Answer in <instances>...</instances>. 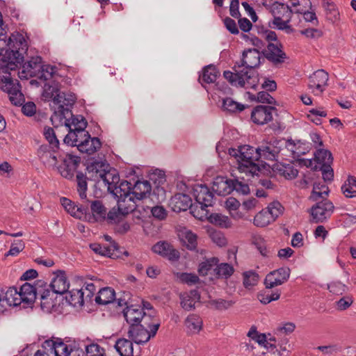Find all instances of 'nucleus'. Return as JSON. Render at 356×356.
Returning a JSON list of instances; mask_svg holds the SVG:
<instances>
[{
  "instance_id": "1a4fd4ad",
  "label": "nucleus",
  "mask_w": 356,
  "mask_h": 356,
  "mask_svg": "<svg viewBox=\"0 0 356 356\" xmlns=\"http://www.w3.org/2000/svg\"><path fill=\"white\" fill-rule=\"evenodd\" d=\"M79 118L80 116L74 117L71 111L61 106L51 115V120L58 134H65Z\"/></svg>"
},
{
  "instance_id": "2f4dec72",
  "label": "nucleus",
  "mask_w": 356,
  "mask_h": 356,
  "mask_svg": "<svg viewBox=\"0 0 356 356\" xmlns=\"http://www.w3.org/2000/svg\"><path fill=\"white\" fill-rule=\"evenodd\" d=\"M272 169L277 175L286 179H293L298 175V170L291 164L275 163Z\"/></svg>"
},
{
  "instance_id": "f03ea898",
  "label": "nucleus",
  "mask_w": 356,
  "mask_h": 356,
  "mask_svg": "<svg viewBox=\"0 0 356 356\" xmlns=\"http://www.w3.org/2000/svg\"><path fill=\"white\" fill-rule=\"evenodd\" d=\"M86 175L88 179L96 183L102 181L108 190L115 192L117 184L120 181L118 171L110 166L106 161H98L89 164L86 169Z\"/></svg>"
},
{
  "instance_id": "338daca9",
  "label": "nucleus",
  "mask_w": 356,
  "mask_h": 356,
  "mask_svg": "<svg viewBox=\"0 0 356 356\" xmlns=\"http://www.w3.org/2000/svg\"><path fill=\"white\" fill-rule=\"evenodd\" d=\"M306 145L312 148L319 149L323 146V142L321 136L316 133H312L305 140Z\"/></svg>"
},
{
  "instance_id": "3c124183",
  "label": "nucleus",
  "mask_w": 356,
  "mask_h": 356,
  "mask_svg": "<svg viewBox=\"0 0 356 356\" xmlns=\"http://www.w3.org/2000/svg\"><path fill=\"white\" fill-rule=\"evenodd\" d=\"M42 348L40 350L46 356H61L60 350L56 349V341L53 340H47L42 344Z\"/></svg>"
},
{
  "instance_id": "49530a36",
  "label": "nucleus",
  "mask_w": 356,
  "mask_h": 356,
  "mask_svg": "<svg viewBox=\"0 0 356 356\" xmlns=\"http://www.w3.org/2000/svg\"><path fill=\"white\" fill-rule=\"evenodd\" d=\"M225 79L234 86H244L243 72L234 73L230 71H225L223 74Z\"/></svg>"
},
{
  "instance_id": "ddd939ff",
  "label": "nucleus",
  "mask_w": 356,
  "mask_h": 356,
  "mask_svg": "<svg viewBox=\"0 0 356 356\" xmlns=\"http://www.w3.org/2000/svg\"><path fill=\"white\" fill-rule=\"evenodd\" d=\"M159 327L160 323H156L153 325L152 330H149L146 327H141L140 324L134 325V326L129 327L128 336L135 343L143 344L156 335Z\"/></svg>"
},
{
  "instance_id": "8fccbe9b",
  "label": "nucleus",
  "mask_w": 356,
  "mask_h": 356,
  "mask_svg": "<svg viewBox=\"0 0 356 356\" xmlns=\"http://www.w3.org/2000/svg\"><path fill=\"white\" fill-rule=\"evenodd\" d=\"M222 108L227 112L235 113L243 111L245 106L235 102L232 98H226L223 100Z\"/></svg>"
},
{
  "instance_id": "f704fd0d",
  "label": "nucleus",
  "mask_w": 356,
  "mask_h": 356,
  "mask_svg": "<svg viewBox=\"0 0 356 356\" xmlns=\"http://www.w3.org/2000/svg\"><path fill=\"white\" fill-rule=\"evenodd\" d=\"M102 146V143L99 138L96 137H91L88 136L83 144L78 149L81 153H85L88 155H92L97 152Z\"/></svg>"
},
{
  "instance_id": "6e6552de",
  "label": "nucleus",
  "mask_w": 356,
  "mask_h": 356,
  "mask_svg": "<svg viewBox=\"0 0 356 356\" xmlns=\"http://www.w3.org/2000/svg\"><path fill=\"white\" fill-rule=\"evenodd\" d=\"M283 210L284 208L279 202H273L254 216L252 223L257 227H266L275 222Z\"/></svg>"
},
{
  "instance_id": "0e129e2a",
  "label": "nucleus",
  "mask_w": 356,
  "mask_h": 356,
  "mask_svg": "<svg viewBox=\"0 0 356 356\" xmlns=\"http://www.w3.org/2000/svg\"><path fill=\"white\" fill-rule=\"evenodd\" d=\"M86 179H88L87 175H84L82 173L76 175L78 191L81 198H86V191H87V182Z\"/></svg>"
},
{
  "instance_id": "864d4df0",
  "label": "nucleus",
  "mask_w": 356,
  "mask_h": 356,
  "mask_svg": "<svg viewBox=\"0 0 356 356\" xmlns=\"http://www.w3.org/2000/svg\"><path fill=\"white\" fill-rule=\"evenodd\" d=\"M314 160L318 163L327 165L330 164L332 161V158L330 152L325 149L319 148L316 150L314 154Z\"/></svg>"
},
{
  "instance_id": "774afa93",
  "label": "nucleus",
  "mask_w": 356,
  "mask_h": 356,
  "mask_svg": "<svg viewBox=\"0 0 356 356\" xmlns=\"http://www.w3.org/2000/svg\"><path fill=\"white\" fill-rule=\"evenodd\" d=\"M207 207H204V205H197L194 207L192 209V213L196 218L204 220V219L209 218L208 211L207 210Z\"/></svg>"
},
{
  "instance_id": "c9c22d12",
  "label": "nucleus",
  "mask_w": 356,
  "mask_h": 356,
  "mask_svg": "<svg viewBox=\"0 0 356 356\" xmlns=\"http://www.w3.org/2000/svg\"><path fill=\"white\" fill-rule=\"evenodd\" d=\"M280 142L274 141L273 143H268L259 147L257 150L261 152V156H264L267 159L272 160L275 159L280 152Z\"/></svg>"
},
{
  "instance_id": "2eb2a0df",
  "label": "nucleus",
  "mask_w": 356,
  "mask_h": 356,
  "mask_svg": "<svg viewBox=\"0 0 356 356\" xmlns=\"http://www.w3.org/2000/svg\"><path fill=\"white\" fill-rule=\"evenodd\" d=\"M304 182L307 185L312 184L313 186L310 195V199L313 201H318L320 198L325 199L328 195L327 186L321 179L316 177L314 175L307 176Z\"/></svg>"
},
{
  "instance_id": "bf43d9fd",
  "label": "nucleus",
  "mask_w": 356,
  "mask_h": 356,
  "mask_svg": "<svg viewBox=\"0 0 356 356\" xmlns=\"http://www.w3.org/2000/svg\"><path fill=\"white\" fill-rule=\"evenodd\" d=\"M218 74V72L214 66H207L204 69L202 80L207 83H213L216 80Z\"/></svg>"
},
{
  "instance_id": "f257e3e1",
  "label": "nucleus",
  "mask_w": 356,
  "mask_h": 356,
  "mask_svg": "<svg viewBox=\"0 0 356 356\" xmlns=\"http://www.w3.org/2000/svg\"><path fill=\"white\" fill-rule=\"evenodd\" d=\"M229 154L235 160L236 168L241 177L253 176L260 171L259 159L261 152L249 145H244L239 149H231Z\"/></svg>"
},
{
  "instance_id": "bb28decb",
  "label": "nucleus",
  "mask_w": 356,
  "mask_h": 356,
  "mask_svg": "<svg viewBox=\"0 0 356 356\" xmlns=\"http://www.w3.org/2000/svg\"><path fill=\"white\" fill-rule=\"evenodd\" d=\"M90 213L89 216V221L98 222L102 221L108 217V213L103 204L99 201H92L90 203Z\"/></svg>"
},
{
  "instance_id": "393cba45",
  "label": "nucleus",
  "mask_w": 356,
  "mask_h": 356,
  "mask_svg": "<svg viewBox=\"0 0 356 356\" xmlns=\"http://www.w3.org/2000/svg\"><path fill=\"white\" fill-rule=\"evenodd\" d=\"M296 14L291 19L292 26H293V31L296 29L305 28L307 22H316L315 14L312 12H302L299 9L295 10Z\"/></svg>"
},
{
  "instance_id": "69168bd1",
  "label": "nucleus",
  "mask_w": 356,
  "mask_h": 356,
  "mask_svg": "<svg viewBox=\"0 0 356 356\" xmlns=\"http://www.w3.org/2000/svg\"><path fill=\"white\" fill-rule=\"evenodd\" d=\"M24 243L22 240L15 241L11 243L10 250L5 254L4 256L5 257H8L9 256H17L24 250Z\"/></svg>"
},
{
  "instance_id": "5701e85b",
  "label": "nucleus",
  "mask_w": 356,
  "mask_h": 356,
  "mask_svg": "<svg viewBox=\"0 0 356 356\" xmlns=\"http://www.w3.org/2000/svg\"><path fill=\"white\" fill-rule=\"evenodd\" d=\"M145 312L140 307L134 305L127 306L123 310V315L129 327L138 325L143 316Z\"/></svg>"
},
{
  "instance_id": "a19ab883",
  "label": "nucleus",
  "mask_w": 356,
  "mask_h": 356,
  "mask_svg": "<svg viewBox=\"0 0 356 356\" xmlns=\"http://www.w3.org/2000/svg\"><path fill=\"white\" fill-rule=\"evenodd\" d=\"M271 289L266 287L265 290L258 293L257 298L262 304L266 305L280 298V291L278 289L272 291Z\"/></svg>"
},
{
  "instance_id": "a18cd8bd",
  "label": "nucleus",
  "mask_w": 356,
  "mask_h": 356,
  "mask_svg": "<svg viewBox=\"0 0 356 356\" xmlns=\"http://www.w3.org/2000/svg\"><path fill=\"white\" fill-rule=\"evenodd\" d=\"M62 206L65 208L66 211L72 216L76 218H81L83 216L82 211L76 206L70 200L63 197L60 199Z\"/></svg>"
},
{
  "instance_id": "e433bc0d",
  "label": "nucleus",
  "mask_w": 356,
  "mask_h": 356,
  "mask_svg": "<svg viewBox=\"0 0 356 356\" xmlns=\"http://www.w3.org/2000/svg\"><path fill=\"white\" fill-rule=\"evenodd\" d=\"M151 186L146 181H137L134 186L131 188V193L135 196L136 200L139 201L145 198L150 193Z\"/></svg>"
},
{
  "instance_id": "9d476101",
  "label": "nucleus",
  "mask_w": 356,
  "mask_h": 356,
  "mask_svg": "<svg viewBox=\"0 0 356 356\" xmlns=\"http://www.w3.org/2000/svg\"><path fill=\"white\" fill-rule=\"evenodd\" d=\"M86 125V121L82 116H80L79 120L72 125V129L67 131L68 133L64 138V142L69 145L76 146L79 149L90 135L85 130Z\"/></svg>"
},
{
  "instance_id": "aec40b11",
  "label": "nucleus",
  "mask_w": 356,
  "mask_h": 356,
  "mask_svg": "<svg viewBox=\"0 0 356 356\" xmlns=\"http://www.w3.org/2000/svg\"><path fill=\"white\" fill-rule=\"evenodd\" d=\"M234 188H236L234 181L223 177H217L212 185L213 191L218 195L229 194Z\"/></svg>"
},
{
  "instance_id": "dca6fc26",
  "label": "nucleus",
  "mask_w": 356,
  "mask_h": 356,
  "mask_svg": "<svg viewBox=\"0 0 356 356\" xmlns=\"http://www.w3.org/2000/svg\"><path fill=\"white\" fill-rule=\"evenodd\" d=\"M47 287L50 288L60 296L67 292L70 283L65 272L62 270H57L54 272V277L50 284H47Z\"/></svg>"
},
{
  "instance_id": "9b49d317",
  "label": "nucleus",
  "mask_w": 356,
  "mask_h": 356,
  "mask_svg": "<svg viewBox=\"0 0 356 356\" xmlns=\"http://www.w3.org/2000/svg\"><path fill=\"white\" fill-rule=\"evenodd\" d=\"M316 202L308 211L309 220L314 223L323 222L331 217L334 211V206L331 201L325 198Z\"/></svg>"
},
{
  "instance_id": "79ce46f5",
  "label": "nucleus",
  "mask_w": 356,
  "mask_h": 356,
  "mask_svg": "<svg viewBox=\"0 0 356 356\" xmlns=\"http://www.w3.org/2000/svg\"><path fill=\"white\" fill-rule=\"evenodd\" d=\"M243 275V285L248 290H252L257 285L259 280V274L252 270L245 271Z\"/></svg>"
},
{
  "instance_id": "72a5a7b5",
  "label": "nucleus",
  "mask_w": 356,
  "mask_h": 356,
  "mask_svg": "<svg viewBox=\"0 0 356 356\" xmlns=\"http://www.w3.org/2000/svg\"><path fill=\"white\" fill-rule=\"evenodd\" d=\"M286 148L291 152L294 156H300L309 152L311 147L299 140H288L286 142Z\"/></svg>"
},
{
  "instance_id": "37998d69",
  "label": "nucleus",
  "mask_w": 356,
  "mask_h": 356,
  "mask_svg": "<svg viewBox=\"0 0 356 356\" xmlns=\"http://www.w3.org/2000/svg\"><path fill=\"white\" fill-rule=\"evenodd\" d=\"M70 296H66V300L70 305L74 307L77 305L82 306L84 304V294L83 289H73L69 292Z\"/></svg>"
},
{
  "instance_id": "0eeeda50",
  "label": "nucleus",
  "mask_w": 356,
  "mask_h": 356,
  "mask_svg": "<svg viewBox=\"0 0 356 356\" xmlns=\"http://www.w3.org/2000/svg\"><path fill=\"white\" fill-rule=\"evenodd\" d=\"M271 13L274 17L273 24L276 27L284 30L286 33L293 31L291 19L295 15H293V10L287 6L275 2L272 6Z\"/></svg>"
},
{
  "instance_id": "5fc2aeb1",
  "label": "nucleus",
  "mask_w": 356,
  "mask_h": 356,
  "mask_svg": "<svg viewBox=\"0 0 356 356\" xmlns=\"http://www.w3.org/2000/svg\"><path fill=\"white\" fill-rule=\"evenodd\" d=\"M90 247L96 254L108 257H112L113 256V252L115 250L114 245L108 247H103L100 244L92 243L90 245Z\"/></svg>"
},
{
  "instance_id": "ea45409f",
  "label": "nucleus",
  "mask_w": 356,
  "mask_h": 356,
  "mask_svg": "<svg viewBox=\"0 0 356 356\" xmlns=\"http://www.w3.org/2000/svg\"><path fill=\"white\" fill-rule=\"evenodd\" d=\"M115 348L120 356H133V343L130 340L126 339H118Z\"/></svg>"
},
{
  "instance_id": "7c9ffc66",
  "label": "nucleus",
  "mask_w": 356,
  "mask_h": 356,
  "mask_svg": "<svg viewBox=\"0 0 356 356\" xmlns=\"http://www.w3.org/2000/svg\"><path fill=\"white\" fill-rule=\"evenodd\" d=\"M260 58V53L258 49H248L243 53L242 62L243 65L253 68L259 65Z\"/></svg>"
},
{
  "instance_id": "423d86ee",
  "label": "nucleus",
  "mask_w": 356,
  "mask_h": 356,
  "mask_svg": "<svg viewBox=\"0 0 356 356\" xmlns=\"http://www.w3.org/2000/svg\"><path fill=\"white\" fill-rule=\"evenodd\" d=\"M115 195L118 197L117 211L122 215H127L134 211L138 206V200L131 193L130 184L128 181H122L118 188H115Z\"/></svg>"
},
{
  "instance_id": "6ab92c4d",
  "label": "nucleus",
  "mask_w": 356,
  "mask_h": 356,
  "mask_svg": "<svg viewBox=\"0 0 356 356\" xmlns=\"http://www.w3.org/2000/svg\"><path fill=\"white\" fill-rule=\"evenodd\" d=\"M274 108L266 106H256L252 111L251 118L254 123L264 124L273 120Z\"/></svg>"
},
{
  "instance_id": "c756f323",
  "label": "nucleus",
  "mask_w": 356,
  "mask_h": 356,
  "mask_svg": "<svg viewBox=\"0 0 356 356\" xmlns=\"http://www.w3.org/2000/svg\"><path fill=\"white\" fill-rule=\"evenodd\" d=\"M60 91L58 82L56 79L49 81L44 86L42 98L46 101H52L58 104V93Z\"/></svg>"
},
{
  "instance_id": "412c9836",
  "label": "nucleus",
  "mask_w": 356,
  "mask_h": 356,
  "mask_svg": "<svg viewBox=\"0 0 356 356\" xmlns=\"http://www.w3.org/2000/svg\"><path fill=\"white\" fill-rule=\"evenodd\" d=\"M42 58L39 56L33 57L23 66V70L19 72L20 78L36 76L42 65Z\"/></svg>"
},
{
  "instance_id": "603ef678",
  "label": "nucleus",
  "mask_w": 356,
  "mask_h": 356,
  "mask_svg": "<svg viewBox=\"0 0 356 356\" xmlns=\"http://www.w3.org/2000/svg\"><path fill=\"white\" fill-rule=\"evenodd\" d=\"M324 8L328 19L331 21H337L339 19V11L337 6L332 1L326 0L324 2Z\"/></svg>"
},
{
  "instance_id": "4468645a",
  "label": "nucleus",
  "mask_w": 356,
  "mask_h": 356,
  "mask_svg": "<svg viewBox=\"0 0 356 356\" xmlns=\"http://www.w3.org/2000/svg\"><path fill=\"white\" fill-rule=\"evenodd\" d=\"M327 81L328 74L324 70H318L309 76L308 88L314 95L319 96L324 91Z\"/></svg>"
},
{
  "instance_id": "a211bd4d",
  "label": "nucleus",
  "mask_w": 356,
  "mask_h": 356,
  "mask_svg": "<svg viewBox=\"0 0 356 356\" xmlns=\"http://www.w3.org/2000/svg\"><path fill=\"white\" fill-rule=\"evenodd\" d=\"M152 251L170 261H177L179 258V251L172 245L165 241H159L152 248Z\"/></svg>"
},
{
  "instance_id": "4d7b16f0",
  "label": "nucleus",
  "mask_w": 356,
  "mask_h": 356,
  "mask_svg": "<svg viewBox=\"0 0 356 356\" xmlns=\"http://www.w3.org/2000/svg\"><path fill=\"white\" fill-rule=\"evenodd\" d=\"M243 76L245 80L243 87L254 88L259 83L258 76L255 72L252 70L243 72Z\"/></svg>"
},
{
  "instance_id": "c85d7f7f",
  "label": "nucleus",
  "mask_w": 356,
  "mask_h": 356,
  "mask_svg": "<svg viewBox=\"0 0 356 356\" xmlns=\"http://www.w3.org/2000/svg\"><path fill=\"white\" fill-rule=\"evenodd\" d=\"M241 205V202L233 197L227 198L223 203V207L228 211L231 218L236 220L244 217V213L239 211Z\"/></svg>"
},
{
  "instance_id": "de8ad7c7",
  "label": "nucleus",
  "mask_w": 356,
  "mask_h": 356,
  "mask_svg": "<svg viewBox=\"0 0 356 356\" xmlns=\"http://www.w3.org/2000/svg\"><path fill=\"white\" fill-rule=\"evenodd\" d=\"M341 190L347 197H356V178L349 177L342 186Z\"/></svg>"
},
{
  "instance_id": "09e8293b",
  "label": "nucleus",
  "mask_w": 356,
  "mask_h": 356,
  "mask_svg": "<svg viewBox=\"0 0 356 356\" xmlns=\"http://www.w3.org/2000/svg\"><path fill=\"white\" fill-rule=\"evenodd\" d=\"M186 325L191 332L197 333L202 329V321L197 315H190L186 320Z\"/></svg>"
},
{
  "instance_id": "052dcab7",
  "label": "nucleus",
  "mask_w": 356,
  "mask_h": 356,
  "mask_svg": "<svg viewBox=\"0 0 356 356\" xmlns=\"http://www.w3.org/2000/svg\"><path fill=\"white\" fill-rule=\"evenodd\" d=\"M204 252L202 251L200 255H197V260L200 262V267H212L218 266L219 260L216 257L204 255Z\"/></svg>"
},
{
  "instance_id": "cd10ccee",
  "label": "nucleus",
  "mask_w": 356,
  "mask_h": 356,
  "mask_svg": "<svg viewBox=\"0 0 356 356\" xmlns=\"http://www.w3.org/2000/svg\"><path fill=\"white\" fill-rule=\"evenodd\" d=\"M198 272L200 275H211V280H227L233 275L234 268H198Z\"/></svg>"
},
{
  "instance_id": "a878e982",
  "label": "nucleus",
  "mask_w": 356,
  "mask_h": 356,
  "mask_svg": "<svg viewBox=\"0 0 356 356\" xmlns=\"http://www.w3.org/2000/svg\"><path fill=\"white\" fill-rule=\"evenodd\" d=\"M191 198L186 194L178 193L175 195L170 200V206L175 212L186 211L191 207Z\"/></svg>"
},
{
  "instance_id": "4c0bfd02",
  "label": "nucleus",
  "mask_w": 356,
  "mask_h": 356,
  "mask_svg": "<svg viewBox=\"0 0 356 356\" xmlns=\"http://www.w3.org/2000/svg\"><path fill=\"white\" fill-rule=\"evenodd\" d=\"M115 300V292L111 287H104L99 290L95 297V302L99 305H106Z\"/></svg>"
},
{
  "instance_id": "6e6d98bb",
  "label": "nucleus",
  "mask_w": 356,
  "mask_h": 356,
  "mask_svg": "<svg viewBox=\"0 0 356 356\" xmlns=\"http://www.w3.org/2000/svg\"><path fill=\"white\" fill-rule=\"evenodd\" d=\"M55 76L56 71L54 67L47 64H42V67L38 73L36 77H38L40 79H44L47 81L52 78L54 79Z\"/></svg>"
},
{
  "instance_id": "7ed1b4c3",
  "label": "nucleus",
  "mask_w": 356,
  "mask_h": 356,
  "mask_svg": "<svg viewBox=\"0 0 356 356\" xmlns=\"http://www.w3.org/2000/svg\"><path fill=\"white\" fill-rule=\"evenodd\" d=\"M10 47L9 49L11 52L9 59L7 60L4 58L0 60V74L6 73L9 70H15L17 64L19 63L24 58L28 49V43L23 35L17 33L9 37Z\"/></svg>"
},
{
  "instance_id": "58836bf2",
  "label": "nucleus",
  "mask_w": 356,
  "mask_h": 356,
  "mask_svg": "<svg viewBox=\"0 0 356 356\" xmlns=\"http://www.w3.org/2000/svg\"><path fill=\"white\" fill-rule=\"evenodd\" d=\"M179 236L187 248L194 250L197 246V236L191 230L183 228L179 232Z\"/></svg>"
},
{
  "instance_id": "13d9d810",
  "label": "nucleus",
  "mask_w": 356,
  "mask_h": 356,
  "mask_svg": "<svg viewBox=\"0 0 356 356\" xmlns=\"http://www.w3.org/2000/svg\"><path fill=\"white\" fill-rule=\"evenodd\" d=\"M175 276L181 283L188 285L195 284L200 281L198 276L193 273H177Z\"/></svg>"
},
{
  "instance_id": "39448f33",
  "label": "nucleus",
  "mask_w": 356,
  "mask_h": 356,
  "mask_svg": "<svg viewBox=\"0 0 356 356\" xmlns=\"http://www.w3.org/2000/svg\"><path fill=\"white\" fill-rule=\"evenodd\" d=\"M32 287L35 293L34 302L40 296V307L44 312L51 313L58 311L62 300L59 294L47 287V284L42 280H38Z\"/></svg>"
},
{
  "instance_id": "b1692460",
  "label": "nucleus",
  "mask_w": 356,
  "mask_h": 356,
  "mask_svg": "<svg viewBox=\"0 0 356 356\" xmlns=\"http://www.w3.org/2000/svg\"><path fill=\"white\" fill-rule=\"evenodd\" d=\"M193 196L199 205L209 207L211 205L213 195L209 188L202 185H197L193 188Z\"/></svg>"
},
{
  "instance_id": "680f3d73",
  "label": "nucleus",
  "mask_w": 356,
  "mask_h": 356,
  "mask_svg": "<svg viewBox=\"0 0 356 356\" xmlns=\"http://www.w3.org/2000/svg\"><path fill=\"white\" fill-rule=\"evenodd\" d=\"M9 47V38L7 39L6 37H0V60L3 58H4L6 61L11 60L9 59L10 55H11Z\"/></svg>"
},
{
  "instance_id": "c03bdc74",
  "label": "nucleus",
  "mask_w": 356,
  "mask_h": 356,
  "mask_svg": "<svg viewBox=\"0 0 356 356\" xmlns=\"http://www.w3.org/2000/svg\"><path fill=\"white\" fill-rule=\"evenodd\" d=\"M208 220L216 225L221 227L229 228L232 225L230 218L221 213H213L209 216Z\"/></svg>"
},
{
  "instance_id": "4be33fe9",
  "label": "nucleus",
  "mask_w": 356,
  "mask_h": 356,
  "mask_svg": "<svg viewBox=\"0 0 356 356\" xmlns=\"http://www.w3.org/2000/svg\"><path fill=\"white\" fill-rule=\"evenodd\" d=\"M280 47L279 42H269L262 52L268 60L275 63H281L283 61L285 54Z\"/></svg>"
},
{
  "instance_id": "473e14b6",
  "label": "nucleus",
  "mask_w": 356,
  "mask_h": 356,
  "mask_svg": "<svg viewBox=\"0 0 356 356\" xmlns=\"http://www.w3.org/2000/svg\"><path fill=\"white\" fill-rule=\"evenodd\" d=\"M125 215L119 213L115 209H111L108 214V219L113 223L117 225L116 229L118 232L124 234L130 229V225L122 220Z\"/></svg>"
},
{
  "instance_id": "20e7f679",
  "label": "nucleus",
  "mask_w": 356,
  "mask_h": 356,
  "mask_svg": "<svg viewBox=\"0 0 356 356\" xmlns=\"http://www.w3.org/2000/svg\"><path fill=\"white\" fill-rule=\"evenodd\" d=\"M3 291V300L7 303V307H16L23 303V307H31L34 304V293L32 284L29 282L24 283L18 291L15 287H10L5 291Z\"/></svg>"
},
{
  "instance_id": "e2e57ef3",
  "label": "nucleus",
  "mask_w": 356,
  "mask_h": 356,
  "mask_svg": "<svg viewBox=\"0 0 356 356\" xmlns=\"http://www.w3.org/2000/svg\"><path fill=\"white\" fill-rule=\"evenodd\" d=\"M86 356H106L104 348L95 343L86 346Z\"/></svg>"
},
{
  "instance_id": "f8f14e48",
  "label": "nucleus",
  "mask_w": 356,
  "mask_h": 356,
  "mask_svg": "<svg viewBox=\"0 0 356 356\" xmlns=\"http://www.w3.org/2000/svg\"><path fill=\"white\" fill-rule=\"evenodd\" d=\"M10 71L0 74V89L9 95L10 100L13 104H21L24 101L23 95L17 81H13L10 76Z\"/></svg>"
},
{
  "instance_id": "f3484780",
  "label": "nucleus",
  "mask_w": 356,
  "mask_h": 356,
  "mask_svg": "<svg viewBox=\"0 0 356 356\" xmlns=\"http://www.w3.org/2000/svg\"><path fill=\"white\" fill-rule=\"evenodd\" d=\"M290 275V268H277L269 273L265 280L266 288H273L286 282Z\"/></svg>"
}]
</instances>
